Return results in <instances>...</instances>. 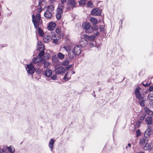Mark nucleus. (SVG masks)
I'll return each mask as SVG.
<instances>
[{
	"instance_id": "obj_1",
	"label": "nucleus",
	"mask_w": 153,
	"mask_h": 153,
	"mask_svg": "<svg viewBox=\"0 0 153 153\" xmlns=\"http://www.w3.org/2000/svg\"><path fill=\"white\" fill-rule=\"evenodd\" d=\"M32 21L34 26L36 28H37L39 26V23L40 22L41 16L40 14L39 13L36 15V16L33 15H32Z\"/></svg>"
},
{
	"instance_id": "obj_2",
	"label": "nucleus",
	"mask_w": 153,
	"mask_h": 153,
	"mask_svg": "<svg viewBox=\"0 0 153 153\" xmlns=\"http://www.w3.org/2000/svg\"><path fill=\"white\" fill-rule=\"evenodd\" d=\"M81 37L82 39L85 40V42L83 44L82 46L83 47H85L87 45L88 41H92L94 40L95 37L94 36H89L86 34H83L82 36Z\"/></svg>"
},
{
	"instance_id": "obj_3",
	"label": "nucleus",
	"mask_w": 153,
	"mask_h": 153,
	"mask_svg": "<svg viewBox=\"0 0 153 153\" xmlns=\"http://www.w3.org/2000/svg\"><path fill=\"white\" fill-rule=\"evenodd\" d=\"M82 27L85 30V32L87 33L92 32L93 30V28L91 26V24L89 22H85L83 24Z\"/></svg>"
},
{
	"instance_id": "obj_4",
	"label": "nucleus",
	"mask_w": 153,
	"mask_h": 153,
	"mask_svg": "<svg viewBox=\"0 0 153 153\" xmlns=\"http://www.w3.org/2000/svg\"><path fill=\"white\" fill-rule=\"evenodd\" d=\"M82 45V43L81 42V44L76 45L74 48L73 50L76 55H79L81 53V48L82 47H84Z\"/></svg>"
},
{
	"instance_id": "obj_5",
	"label": "nucleus",
	"mask_w": 153,
	"mask_h": 153,
	"mask_svg": "<svg viewBox=\"0 0 153 153\" xmlns=\"http://www.w3.org/2000/svg\"><path fill=\"white\" fill-rule=\"evenodd\" d=\"M25 68L28 73L30 74H32L33 73L34 68L33 63H31L29 64H27Z\"/></svg>"
},
{
	"instance_id": "obj_6",
	"label": "nucleus",
	"mask_w": 153,
	"mask_h": 153,
	"mask_svg": "<svg viewBox=\"0 0 153 153\" xmlns=\"http://www.w3.org/2000/svg\"><path fill=\"white\" fill-rule=\"evenodd\" d=\"M42 57H39L38 56L34 58L33 59V62L34 64L37 63V66H40L42 65Z\"/></svg>"
},
{
	"instance_id": "obj_7",
	"label": "nucleus",
	"mask_w": 153,
	"mask_h": 153,
	"mask_svg": "<svg viewBox=\"0 0 153 153\" xmlns=\"http://www.w3.org/2000/svg\"><path fill=\"white\" fill-rule=\"evenodd\" d=\"M55 71L56 74H62L65 73V69L63 67L60 66L56 68Z\"/></svg>"
},
{
	"instance_id": "obj_8",
	"label": "nucleus",
	"mask_w": 153,
	"mask_h": 153,
	"mask_svg": "<svg viewBox=\"0 0 153 153\" xmlns=\"http://www.w3.org/2000/svg\"><path fill=\"white\" fill-rule=\"evenodd\" d=\"M152 128L150 126H148L147 129L146 131L144 133V136L145 137L148 138L152 133Z\"/></svg>"
},
{
	"instance_id": "obj_9",
	"label": "nucleus",
	"mask_w": 153,
	"mask_h": 153,
	"mask_svg": "<svg viewBox=\"0 0 153 153\" xmlns=\"http://www.w3.org/2000/svg\"><path fill=\"white\" fill-rule=\"evenodd\" d=\"M101 13V11L98 8H95L93 9L91 12L92 15L94 16L100 15Z\"/></svg>"
},
{
	"instance_id": "obj_10",
	"label": "nucleus",
	"mask_w": 153,
	"mask_h": 153,
	"mask_svg": "<svg viewBox=\"0 0 153 153\" xmlns=\"http://www.w3.org/2000/svg\"><path fill=\"white\" fill-rule=\"evenodd\" d=\"M55 5H50L47 6L45 7L46 10L47 11L53 13L55 10Z\"/></svg>"
},
{
	"instance_id": "obj_11",
	"label": "nucleus",
	"mask_w": 153,
	"mask_h": 153,
	"mask_svg": "<svg viewBox=\"0 0 153 153\" xmlns=\"http://www.w3.org/2000/svg\"><path fill=\"white\" fill-rule=\"evenodd\" d=\"M140 88V87H137L135 90V95L136 98L138 99L143 96H142L141 94L140 93L139 91Z\"/></svg>"
},
{
	"instance_id": "obj_12",
	"label": "nucleus",
	"mask_w": 153,
	"mask_h": 153,
	"mask_svg": "<svg viewBox=\"0 0 153 153\" xmlns=\"http://www.w3.org/2000/svg\"><path fill=\"white\" fill-rule=\"evenodd\" d=\"M148 139H146L145 137H141L139 140V145L140 146H143L146 143H147Z\"/></svg>"
},
{
	"instance_id": "obj_13",
	"label": "nucleus",
	"mask_w": 153,
	"mask_h": 153,
	"mask_svg": "<svg viewBox=\"0 0 153 153\" xmlns=\"http://www.w3.org/2000/svg\"><path fill=\"white\" fill-rule=\"evenodd\" d=\"M152 118L150 116H147L145 120L146 123L148 125H151L152 123Z\"/></svg>"
},
{
	"instance_id": "obj_14",
	"label": "nucleus",
	"mask_w": 153,
	"mask_h": 153,
	"mask_svg": "<svg viewBox=\"0 0 153 153\" xmlns=\"http://www.w3.org/2000/svg\"><path fill=\"white\" fill-rule=\"evenodd\" d=\"M138 99L140 105L142 107L144 106L145 105V102L146 100V98L143 97Z\"/></svg>"
},
{
	"instance_id": "obj_15",
	"label": "nucleus",
	"mask_w": 153,
	"mask_h": 153,
	"mask_svg": "<svg viewBox=\"0 0 153 153\" xmlns=\"http://www.w3.org/2000/svg\"><path fill=\"white\" fill-rule=\"evenodd\" d=\"M69 73H70V74H74L75 73L74 71H71L68 72L65 74V76L63 79L66 81H67L68 80L70 79L71 78V75H69Z\"/></svg>"
},
{
	"instance_id": "obj_16",
	"label": "nucleus",
	"mask_w": 153,
	"mask_h": 153,
	"mask_svg": "<svg viewBox=\"0 0 153 153\" xmlns=\"http://www.w3.org/2000/svg\"><path fill=\"white\" fill-rule=\"evenodd\" d=\"M153 148V144L152 143H147L143 147L145 150H151Z\"/></svg>"
},
{
	"instance_id": "obj_17",
	"label": "nucleus",
	"mask_w": 153,
	"mask_h": 153,
	"mask_svg": "<svg viewBox=\"0 0 153 153\" xmlns=\"http://www.w3.org/2000/svg\"><path fill=\"white\" fill-rule=\"evenodd\" d=\"M56 26V24L55 22H51L49 24L48 27V29L50 30H52Z\"/></svg>"
},
{
	"instance_id": "obj_18",
	"label": "nucleus",
	"mask_w": 153,
	"mask_h": 153,
	"mask_svg": "<svg viewBox=\"0 0 153 153\" xmlns=\"http://www.w3.org/2000/svg\"><path fill=\"white\" fill-rule=\"evenodd\" d=\"M44 46L42 42L40 41L38 42L37 50L39 51H42L44 50Z\"/></svg>"
},
{
	"instance_id": "obj_19",
	"label": "nucleus",
	"mask_w": 153,
	"mask_h": 153,
	"mask_svg": "<svg viewBox=\"0 0 153 153\" xmlns=\"http://www.w3.org/2000/svg\"><path fill=\"white\" fill-rule=\"evenodd\" d=\"M68 54L69 58L71 59L74 58L75 57V56L76 55L73 50H70Z\"/></svg>"
},
{
	"instance_id": "obj_20",
	"label": "nucleus",
	"mask_w": 153,
	"mask_h": 153,
	"mask_svg": "<svg viewBox=\"0 0 153 153\" xmlns=\"http://www.w3.org/2000/svg\"><path fill=\"white\" fill-rule=\"evenodd\" d=\"M64 8V5L59 4V6L56 9V12L57 13H63V10Z\"/></svg>"
},
{
	"instance_id": "obj_21",
	"label": "nucleus",
	"mask_w": 153,
	"mask_h": 153,
	"mask_svg": "<svg viewBox=\"0 0 153 153\" xmlns=\"http://www.w3.org/2000/svg\"><path fill=\"white\" fill-rule=\"evenodd\" d=\"M52 13L46 10L44 13V16L47 19H51L52 17Z\"/></svg>"
},
{
	"instance_id": "obj_22",
	"label": "nucleus",
	"mask_w": 153,
	"mask_h": 153,
	"mask_svg": "<svg viewBox=\"0 0 153 153\" xmlns=\"http://www.w3.org/2000/svg\"><path fill=\"white\" fill-rule=\"evenodd\" d=\"M144 110L146 114L150 115H152L153 112L149 108L146 107H145L144 108Z\"/></svg>"
},
{
	"instance_id": "obj_23",
	"label": "nucleus",
	"mask_w": 153,
	"mask_h": 153,
	"mask_svg": "<svg viewBox=\"0 0 153 153\" xmlns=\"http://www.w3.org/2000/svg\"><path fill=\"white\" fill-rule=\"evenodd\" d=\"M54 142V141L53 139H51L50 140L49 144V146L50 148L51 151H52L53 150V146Z\"/></svg>"
},
{
	"instance_id": "obj_24",
	"label": "nucleus",
	"mask_w": 153,
	"mask_h": 153,
	"mask_svg": "<svg viewBox=\"0 0 153 153\" xmlns=\"http://www.w3.org/2000/svg\"><path fill=\"white\" fill-rule=\"evenodd\" d=\"M52 71L49 69H47L45 72V75L47 77H50L52 74Z\"/></svg>"
},
{
	"instance_id": "obj_25",
	"label": "nucleus",
	"mask_w": 153,
	"mask_h": 153,
	"mask_svg": "<svg viewBox=\"0 0 153 153\" xmlns=\"http://www.w3.org/2000/svg\"><path fill=\"white\" fill-rule=\"evenodd\" d=\"M90 21L92 24L94 25H95L97 23V20L94 17L91 18L90 19Z\"/></svg>"
},
{
	"instance_id": "obj_26",
	"label": "nucleus",
	"mask_w": 153,
	"mask_h": 153,
	"mask_svg": "<svg viewBox=\"0 0 153 153\" xmlns=\"http://www.w3.org/2000/svg\"><path fill=\"white\" fill-rule=\"evenodd\" d=\"M42 64L43 63V62L44 67L45 68H48L50 65V63L49 62H47L46 61H43L42 60Z\"/></svg>"
},
{
	"instance_id": "obj_27",
	"label": "nucleus",
	"mask_w": 153,
	"mask_h": 153,
	"mask_svg": "<svg viewBox=\"0 0 153 153\" xmlns=\"http://www.w3.org/2000/svg\"><path fill=\"white\" fill-rule=\"evenodd\" d=\"M7 148L10 153H14L15 149L13 146H10L9 147H7Z\"/></svg>"
},
{
	"instance_id": "obj_28",
	"label": "nucleus",
	"mask_w": 153,
	"mask_h": 153,
	"mask_svg": "<svg viewBox=\"0 0 153 153\" xmlns=\"http://www.w3.org/2000/svg\"><path fill=\"white\" fill-rule=\"evenodd\" d=\"M50 55L48 53H45L42 59L43 61H46L47 59H49L50 58Z\"/></svg>"
},
{
	"instance_id": "obj_29",
	"label": "nucleus",
	"mask_w": 153,
	"mask_h": 153,
	"mask_svg": "<svg viewBox=\"0 0 153 153\" xmlns=\"http://www.w3.org/2000/svg\"><path fill=\"white\" fill-rule=\"evenodd\" d=\"M44 41L47 42L51 39V37L49 36L45 35L43 38Z\"/></svg>"
},
{
	"instance_id": "obj_30",
	"label": "nucleus",
	"mask_w": 153,
	"mask_h": 153,
	"mask_svg": "<svg viewBox=\"0 0 153 153\" xmlns=\"http://www.w3.org/2000/svg\"><path fill=\"white\" fill-rule=\"evenodd\" d=\"M148 97L150 100H153V91H150L148 95Z\"/></svg>"
},
{
	"instance_id": "obj_31",
	"label": "nucleus",
	"mask_w": 153,
	"mask_h": 153,
	"mask_svg": "<svg viewBox=\"0 0 153 153\" xmlns=\"http://www.w3.org/2000/svg\"><path fill=\"white\" fill-rule=\"evenodd\" d=\"M64 55L60 52L58 53L57 55L58 58L61 59H63L64 58Z\"/></svg>"
},
{
	"instance_id": "obj_32",
	"label": "nucleus",
	"mask_w": 153,
	"mask_h": 153,
	"mask_svg": "<svg viewBox=\"0 0 153 153\" xmlns=\"http://www.w3.org/2000/svg\"><path fill=\"white\" fill-rule=\"evenodd\" d=\"M52 59L53 62H57L58 60L56 56V55H54L52 56Z\"/></svg>"
},
{
	"instance_id": "obj_33",
	"label": "nucleus",
	"mask_w": 153,
	"mask_h": 153,
	"mask_svg": "<svg viewBox=\"0 0 153 153\" xmlns=\"http://www.w3.org/2000/svg\"><path fill=\"white\" fill-rule=\"evenodd\" d=\"M38 31L40 35V36H43L44 33L42 31V30L40 27H38Z\"/></svg>"
},
{
	"instance_id": "obj_34",
	"label": "nucleus",
	"mask_w": 153,
	"mask_h": 153,
	"mask_svg": "<svg viewBox=\"0 0 153 153\" xmlns=\"http://www.w3.org/2000/svg\"><path fill=\"white\" fill-rule=\"evenodd\" d=\"M57 76L56 75H53V76L51 77V78L49 79L48 80L50 82H52V80H56V79Z\"/></svg>"
},
{
	"instance_id": "obj_35",
	"label": "nucleus",
	"mask_w": 153,
	"mask_h": 153,
	"mask_svg": "<svg viewBox=\"0 0 153 153\" xmlns=\"http://www.w3.org/2000/svg\"><path fill=\"white\" fill-rule=\"evenodd\" d=\"M62 14L61 13L57 12L56 16L57 19L59 20L61 19Z\"/></svg>"
},
{
	"instance_id": "obj_36",
	"label": "nucleus",
	"mask_w": 153,
	"mask_h": 153,
	"mask_svg": "<svg viewBox=\"0 0 153 153\" xmlns=\"http://www.w3.org/2000/svg\"><path fill=\"white\" fill-rule=\"evenodd\" d=\"M69 4L72 6H74L76 4V3L74 0H70L69 1Z\"/></svg>"
},
{
	"instance_id": "obj_37",
	"label": "nucleus",
	"mask_w": 153,
	"mask_h": 153,
	"mask_svg": "<svg viewBox=\"0 0 153 153\" xmlns=\"http://www.w3.org/2000/svg\"><path fill=\"white\" fill-rule=\"evenodd\" d=\"M0 153H7V152L5 148H0Z\"/></svg>"
},
{
	"instance_id": "obj_38",
	"label": "nucleus",
	"mask_w": 153,
	"mask_h": 153,
	"mask_svg": "<svg viewBox=\"0 0 153 153\" xmlns=\"http://www.w3.org/2000/svg\"><path fill=\"white\" fill-rule=\"evenodd\" d=\"M39 53V57H42L43 56V55L44 54V51L43 50L42 51H40Z\"/></svg>"
},
{
	"instance_id": "obj_39",
	"label": "nucleus",
	"mask_w": 153,
	"mask_h": 153,
	"mask_svg": "<svg viewBox=\"0 0 153 153\" xmlns=\"http://www.w3.org/2000/svg\"><path fill=\"white\" fill-rule=\"evenodd\" d=\"M49 3L51 5H55V4L56 3V2L55 0H50Z\"/></svg>"
},
{
	"instance_id": "obj_40",
	"label": "nucleus",
	"mask_w": 153,
	"mask_h": 153,
	"mask_svg": "<svg viewBox=\"0 0 153 153\" xmlns=\"http://www.w3.org/2000/svg\"><path fill=\"white\" fill-rule=\"evenodd\" d=\"M56 33L58 34L60 33L61 32V29L60 27H58L56 30Z\"/></svg>"
},
{
	"instance_id": "obj_41",
	"label": "nucleus",
	"mask_w": 153,
	"mask_h": 153,
	"mask_svg": "<svg viewBox=\"0 0 153 153\" xmlns=\"http://www.w3.org/2000/svg\"><path fill=\"white\" fill-rule=\"evenodd\" d=\"M99 30L101 31L104 32L105 30L104 26L102 25H100L99 27Z\"/></svg>"
},
{
	"instance_id": "obj_42",
	"label": "nucleus",
	"mask_w": 153,
	"mask_h": 153,
	"mask_svg": "<svg viewBox=\"0 0 153 153\" xmlns=\"http://www.w3.org/2000/svg\"><path fill=\"white\" fill-rule=\"evenodd\" d=\"M52 39L53 40V42L55 43H56L58 42V39L57 38H53V37H51Z\"/></svg>"
},
{
	"instance_id": "obj_43",
	"label": "nucleus",
	"mask_w": 153,
	"mask_h": 153,
	"mask_svg": "<svg viewBox=\"0 0 153 153\" xmlns=\"http://www.w3.org/2000/svg\"><path fill=\"white\" fill-rule=\"evenodd\" d=\"M44 0H40L39 1L38 5L40 7H41L43 5L42 3L44 2Z\"/></svg>"
},
{
	"instance_id": "obj_44",
	"label": "nucleus",
	"mask_w": 153,
	"mask_h": 153,
	"mask_svg": "<svg viewBox=\"0 0 153 153\" xmlns=\"http://www.w3.org/2000/svg\"><path fill=\"white\" fill-rule=\"evenodd\" d=\"M146 115L143 114V115L141 116L140 117V119L141 120H143L145 118V117Z\"/></svg>"
},
{
	"instance_id": "obj_45",
	"label": "nucleus",
	"mask_w": 153,
	"mask_h": 153,
	"mask_svg": "<svg viewBox=\"0 0 153 153\" xmlns=\"http://www.w3.org/2000/svg\"><path fill=\"white\" fill-rule=\"evenodd\" d=\"M79 3L80 4H84L85 3V0H81L79 1Z\"/></svg>"
},
{
	"instance_id": "obj_46",
	"label": "nucleus",
	"mask_w": 153,
	"mask_h": 153,
	"mask_svg": "<svg viewBox=\"0 0 153 153\" xmlns=\"http://www.w3.org/2000/svg\"><path fill=\"white\" fill-rule=\"evenodd\" d=\"M37 10L39 13H40L43 10V9L42 8V7H40L37 9Z\"/></svg>"
},
{
	"instance_id": "obj_47",
	"label": "nucleus",
	"mask_w": 153,
	"mask_h": 153,
	"mask_svg": "<svg viewBox=\"0 0 153 153\" xmlns=\"http://www.w3.org/2000/svg\"><path fill=\"white\" fill-rule=\"evenodd\" d=\"M87 5L88 7H91L92 5V4L91 1H89L87 3Z\"/></svg>"
},
{
	"instance_id": "obj_48",
	"label": "nucleus",
	"mask_w": 153,
	"mask_h": 153,
	"mask_svg": "<svg viewBox=\"0 0 153 153\" xmlns=\"http://www.w3.org/2000/svg\"><path fill=\"white\" fill-rule=\"evenodd\" d=\"M141 123V122L140 121H137L136 124V126H137V127H139L140 124Z\"/></svg>"
},
{
	"instance_id": "obj_49",
	"label": "nucleus",
	"mask_w": 153,
	"mask_h": 153,
	"mask_svg": "<svg viewBox=\"0 0 153 153\" xmlns=\"http://www.w3.org/2000/svg\"><path fill=\"white\" fill-rule=\"evenodd\" d=\"M61 2V4H60L62 5H64V3H65L66 2V0H60Z\"/></svg>"
},
{
	"instance_id": "obj_50",
	"label": "nucleus",
	"mask_w": 153,
	"mask_h": 153,
	"mask_svg": "<svg viewBox=\"0 0 153 153\" xmlns=\"http://www.w3.org/2000/svg\"><path fill=\"white\" fill-rule=\"evenodd\" d=\"M94 44L93 42H90L89 44V46L90 48H92L94 46Z\"/></svg>"
},
{
	"instance_id": "obj_51",
	"label": "nucleus",
	"mask_w": 153,
	"mask_h": 153,
	"mask_svg": "<svg viewBox=\"0 0 153 153\" xmlns=\"http://www.w3.org/2000/svg\"><path fill=\"white\" fill-rule=\"evenodd\" d=\"M64 48L65 50V51H66L67 52H68L69 49V48L68 46H64Z\"/></svg>"
},
{
	"instance_id": "obj_52",
	"label": "nucleus",
	"mask_w": 153,
	"mask_h": 153,
	"mask_svg": "<svg viewBox=\"0 0 153 153\" xmlns=\"http://www.w3.org/2000/svg\"><path fill=\"white\" fill-rule=\"evenodd\" d=\"M143 86H144L145 87H147L149 85H148V84L146 83L145 84L144 83H143Z\"/></svg>"
},
{
	"instance_id": "obj_53",
	"label": "nucleus",
	"mask_w": 153,
	"mask_h": 153,
	"mask_svg": "<svg viewBox=\"0 0 153 153\" xmlns=\"http://www.w3.org/2000/svg\"><path fill=\"white\" fill-rule=\"evenodd\" d=\"M149 90L151 91L153 89V86H150L149 87Z\"/></svg>"
},
{
	"instance_id": "obj_54",
	"label": "nucleus",
	"mask_w": 153,
	"mask_h": 153,
	"mask_svg": "<svg viewBox=\"0 0 153 153\" xmlns=\"http://www.w3.org/2000/svg\"><path fill=\"white\" fill-rule=\"evenodd\" d=\"M56 36L57 35H56V34H54L52 36V37H53V38H57Z\"/></svg>"
},
{
	"instance_id": "obj_55",
	"label": "nucleus",
	"mask_w": 153,
	"mask_h": 153,
	"mask_svg": "<svg viewBox=\"0 0 153 153\" xmlns=\"http://www.w3.org/2000/svg\"><path fill=\"white\" fill-rule=\"evenodd\" d=\"M100 34V33L99 32H97L96 33H95V35H96V36H98Z\"/></svg>"
},
{
	"instance_id": "obj_56",
	"label": "nucleus",
	"mask_w": 153,
	"mask_h": 153,
	"mask_svg": "<svg viewBox=\"0 0 153 153\" xmlns=\"http://www.w3.org/2000/svg\"><path fill=\"white\" fill-rule=\"evenodd\" d=\"M131 146V144H130L129 143V144H128V147H129V148H130V147Z\"/></svg>"
},
{
	"instance_id": "obj_57",
	"label": "nucleus",
	"mask_w": 153,
	"mask_h": 153,
	"mask_svg": "<svg viewBox=\"0 0 153 153\" xmlns=\"http://www.w3.org/2000/svg\"><path fill=\"white\" fill-rule=\"evenodd\" d=\"M144 153V152H138V153Z\"/></svg>"
},
{
	"instance_id": "obj_58",
	"label": "nucleus",
	"mask_w": 153,
	"mask_h": 153,
	"mask_svg": "<svg viewBox=\"0 0 153 153\" xmlns=\"http://www.w3.org/2000/svg\"><path fill=\"white\" fill-rule=\"evenodd\" d=\"M127 148H128V147L126 146V149H127Z\"/></svg>"
},
{
	"instance_id": "obj_59",
	"label": "nucleus",
	"mask_w": 153,
	"mask_h": 153,
	"mask_svg": "<svg viewBox=\"0 0 153 153\" xmlns=\"http://www.w3.org/2000/svg\"><path fill=\"white\" fill-rule=\"evenodd\" d=\"M152 115H153V114H152Z\"/></svg>"
}]
</instances>
